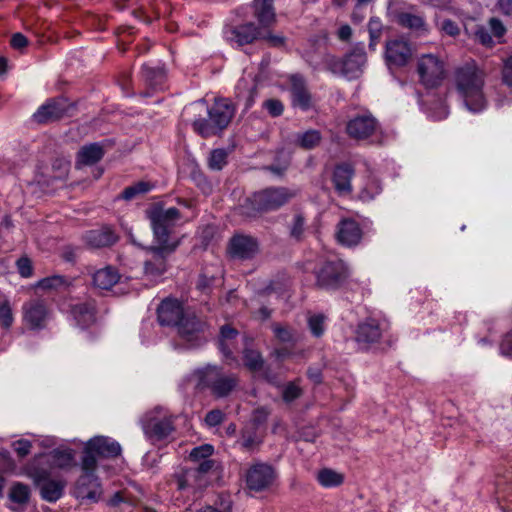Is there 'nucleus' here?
<instances>
[{
	"label": "nucleus",
	"mask_w": 512,
	"mask_h": 512,
	"mask_svg": "<svg viewBox=\"0 0 512 512\" xmlns=\"http://www.w3.org/2000/svg\"><path fill=\"white\" fill-rule=\"evenodd\" d=\"M255 16L259 23L268 26L275 20L273 0H254Z\"/></svg>",
	"instance_id": "obj_35"
},
{
	"label": "nucleus",
	"mask_w": 512,
	"mask_h": 512,
	"mask_svg": "<svg viewBox=\"0 0 512 512\" xmlns=\"http://www.w3.org/2000/svg\"><path fill=\"white\" fill-rule=\"evenodd\" d=\"M269 411L265 407L257 408L254 413L251 420V423H249V426H256L257 429H259V426L262 425L268 418Z\"/></svg>",
	"instance_id": "obj_56"
},
{
	"label": "nucleus",
	"mask_w": 512,
	"mask_h": 512,
	"mask_svg": "<svg viewBox=\"0 0 512 512\" xmlns=\"http://www.w3.org/2000/svg\"><path fill=\"white\" fill-rule=\"evenodd\" d=\"M259 252L258 240L246 234H235L229 240L228 253L232 258L247 260L253 258Z\"/></svg>",
	"instance_id": "obj_18"
},
{
	"label": "nucleus",
	"mask_w": 512,
	"mask_h": 512,
	"mask_svg": "<svg viewBox=\"0 0 512 512\" xmlns=\"http://www.w3.org/2000/svg\"><path fill=\"white\" fill-rule=\"evenodd\" d=\"M303 394L302 388L296 382H289L282 391V398L285 403H291L300 398Z\"/></svg>",
	"instance_id": "obj_47"
},
{
	"label": "nucleus",
	"mask_w": 512,
	"mask_h": 512,
	"mask_svg": "<svg viewBox=\"0 0 512 512\" xmlns=\"http://www.w3.org/2000/svg\"><path fill=\"white\" fill-rule=\"evenodd\" d=\"M440 31L450 37H456L460 34L458 24L451 19H444L439 25Z\"/></svg>",
	"instance_id": "obj_53"
},
{
	"label": "nucleus",
	"mask_w": 512,
	"mask_h": 512,
	"mask_svg": "<svg viewBox=\"0 0 512 512\" xmlns=\"http://www.w3.org/2000/svg\"><path fill=\"white\" fill-rule=\"evenodd\" d=\"M321 141V134L318 130H307L303 133H298L296 136L297 144L304 149H313L319 145Z\"/></svg>",
	"instance_id": "obj_40"
},
{
	"label": "nucleus",
	"mask_w": 512,
	"mask_h": 512,
	"mask_svg": "<svg viewBox=\"0 0 512 512\" xmlns=\"http://www.w3.org/2000/svg\"><path fill=\"white\" fill-rule=\"evenodd\" d=\"M337 240L346 247L357 246L363 236L359 223L353 219H343L337 225Z\"/></svg>",
	"instance_id": "obj_25"
},
{
	"label": "nucleus",
	"mask_w": 512,
	"mask_h": 512,
	"mask_svg": "<svg viewBox=\"0 0 512 512\" xmlns=\"http://www.w3.org/2000/svg\"><path fill=\"white\" fill-rule=\"evenodd\" d=\"M243 361L245 367L252 372L260 371L264 365L261 353L249 348H246L243 351Z\"/></svg>",
	"instance_id": "obj_39"
},
{
	"label": "nucleus",
	"mask_w": 512,
	"mask_h": 512,
	"mask_svg": "<svg viewBox=\"0 0 512 512\" xmlns=\"http://www.w3.org/2000/svg\"><path fill=\"white\" fill-rule=\"evenodd\" d=\"M147 215L156 243L171 244L169 236L173 227L180 219V211L175 207L164 209L160 206H154L147 211Z\"/></svg>",
	"instance_id": "obj_8"
},
{
	"label": "nucleus",
	"mask_w": 512,
	"mask_h": 512,
	"mask_svg": "<svg viewBox=\"0 0 512 512\" xmlns=\"http://www.w3.org/2000/svg\"><path fill=\"white\" fill-rule=\"evenodd\" d=\"M382 192V186L377 179H370L365 187L361 190L359 198L364 202L373 200Z\"/></svg>",
	"instance_id": "obj_44"
},
{
	"label": "nucleus",
	"mask_w": 512,
	"mask_h": 512,
	"mask_svg": "<svg viewBox=\"0 0 512 512\" xmlns=\"http://www.w3.org/2000/svg\"><path fill=\"white\" fill-rule=\"evenodd\" d=\"M500 350L503 355L509 356L512 358V331L508 333L503 339Z\"/></svg>",
	"instance_id": "obj_61"
},
{
	"label": "nucleus",
	"mask_w": 512,
	"mask_h": 512,
	"mask_svg": "<svg viewBox=\"0 0 512 512\" xmlns=\"http://www.w3.org/2000/svg\"><path fill=\"white\" fill-rule=\"evenodd\" d=\"M272 331L275 337L281 342H293L294 341V332L288 328L287 326H283L279 323H274L271 326Z\"/></svg>",
	"instance_id": "obj_48"
},
{
	"label": "nucleus",
	"mask_w": 512,
	"mask_h": 512,
	"mask_svg": "<svg viewBox=\"0 0 512 512\" xmlns=\"http://www.w3.org/2000/svg\"><path fill=\"white\" fill-rule=\"evenodd\" d=\"M296 196V191L286 187H269L253 193L243 205V213L255 216L258 213L276 211Z\"/></svg>",
	"instance_id": "obj_3"
},
{
	"label": "nucleus",
	"mask_w": 512,
	"mask_h": 512,
	"mask_svg": "<svg viewBox=\"0 0 512 512\" xmlns=\"http://www.w3.org/2000/svg\"><path fill=\"white\" fill-rule=\"evenodd\" d=\"M366 62V53L359 48L354 49L344 58H338L331 54L324 56L326 69L332 74L343 76L348 80L357 79L362 74Z\"/></svg>",
	"instance_id": "obj_6"
},
{
	"label": "nucleus",
	"mask_w": 512,
	"mask_h": 512,
	"mask_svg": "<svg viewBox=\"0 0 512 512\" xmlns=\"http://www.w3.org/2000/svg\"><path fill=\"white\" fill-rule=\"evenodd\" d=\"M97 467L85 468L84 460L81 461V471L76 483V496L81 499H87L97 502L101 495V486L96 476Z\"/></svg>",
	"instance_id": "obj_14"
},
{
	"label": "nucleus",
	"mask_w": 512,
	"mask_h": 512,
	"mask_svg": "<svg viewBox=\"0 0 512 512\" xmlns=\"http://www.w3.org/2000/svg\"><path fill=\"white\" fill-rule=\"evenodd\" d=\"M174 481L179 490L186 488L201 489L207 484L205 477H202L194 468H182L174 474Z\"/></svg>",
	"instance_id": "obj_31"
},
{
	"label": "nucleus",
	"mask_w": 512,
	"mask_h": 512,
	"mask_svg": "<svg viewBox=\"0 0 512 512\" xmlns=\"http://www.w3.org/2000/svg\"><path fill=\"white\" fill-rule=\"evenodd\" d=\"M10 43L14 49H22L27 46L28 40L22 33H15L12 35Z\"/></svg>",
	"instance_id": "obj_60"
},
{
	"label": "nucleus",
	"mask_w": 512,
	"mask_h": 512,
	"mask_svg": "<svg viewBox=\"0 0 512 512\" xmlns=\"http://www.w3.org/2000/svg\"><path fill=\"white\" fill-rule=\"evenodd\" d=\"M263 443V435L256 426L246 425L236 441V445L244 452L254 453Z\"/></svg>",
	"instance_id": "obj_28"
},
{
	"label": "nucleus",
	"mask_w": 512,
	"mask_h": 512,
	"mask_svg": "<svg viewBox=\"0 0 512 512\" xmlns=\"http://www.w3.org/2000/svg\"><path fill=\"white\" fill-rule=\"evenodd\" d=\"M105 154L104 146L100 143H90L82 146L77 152L76 166H91L99 162Z\"/></svg>",
	"instance_id": "obj_32"
},
{
	"label": "nucleus",
	"mask_w": 512,
	"mask_h": 512,
	"mask_svg": "<svg viewBox=\"0 0 512 512\" xmlns=\"http://www.w3.org/2000/svg\"><path fill=\"white\" fill-rule=\"evenodd\" d=\"M238 331L230 325H223L220 329L219 349L226 359L235 360L233 355L234 340Z\"/></svg>",
	"instance_id": "obj_34"
},
{
	"label": "nucleus",
	"mask_w": 512,
	"mask_h": 512,
	"mask_svg": "<svg viewBox=\"0 0 512 512\" xmlns=\"http://www.w3.org/2000/svg\"><path fill=\"white\" fill-rule=\"evenodd\" d=\"M386 14L392 22L418 35H426L429 31L425 15L403 1L390 0Z\"/></svg>",
	"instance_id": "obj_5"
},
{
	"label": "nucleus",
	"mask_w": 512,
	"mask_h": 512,
	"mask_svg": "<svg viewBox=\"0 0 512 512\" xmlns=\"http://www.w3.org/2000/svg\"><path fill=\"white\" fill-rule=\"evenodd\" d=\"M197 386L208 389L216 398L227 397L238 385L239 379L235 374H226L216 365H206L195 370Z\"/></svg>",
	"instance_id": "obj_4"
},
{
	"label": "nucleus",
	"mask_w": 512,
	"mask_h": 512,
	"mask_svg": "<svg viewBox=\"0 0 512 512\" xmlns=\"http://www.w3.org/2000/svg\"><path fill=\"white\" fill-rule=\"evenodd\" d=\"M319 484L325 488L340 486L344 482V475L330 468L321 469L317 474Z\"/></svg>",
	"instance_id": "obj_38"
},
{
	"label": "nucleus",
	"mask_w": 512,
	"mask_h": 512,
	"mask_svg": "<svg viewBox=\"0 0 512 512\" xmlns=\"http://www.w3.org/2000/svg\"><path fill=\"white\" fill-rule=\"evenodd\" d=\"M142 430L151 443L166 440L175 430L174 418L161 408L146 413L141 419Z\"/></svg>",
	"instance_id": "obj_7"
},
{
	"label": "nucleus",
	"mask_w": 512,
	"mask_h": 512,
	"mask_svg": "<svg viewBox=\"0 0 512 512\" xmlns=\"http://www.w3.org/2000/svg\"><path fill=\"white\" fill-rule=\"evenodd\" d=\"M383 327L375 319H367L358 325L356 330V341L362 349H368L372 344L377 343L383 333Z\"/></svg>",
	"instance_id": "obj_23"
},
{
	"label": "nucleus",
	"mask_w": 512,
	"mask_h": 512,
	"mask_svg": "<svg viewBox=\"0 0 512 512\" xmlns=\"http://www.w3.org/2000/svg\"><path fill=\"white\" fill-rule=\"evenodd\" d=\"M23 322L33 330L43 329L49 318V309L44 300L31 299L22 306Z\"/></svg>",
	"instance_id": "obj_16"
},
{
	"label": "nucleus",
	"mask_w": 512,
	"mask_h": 512,
	"mask_svg": "<svg viewBox=\"0 0 512 512\" xmlns=\"http://www.w3.org/2000/svg\"><path fill=\"white\" fill-rule=\"evenodd\" d=\"M418 74L421 83L426 88H435L439 86L444 77V63L433 54L422 55L418 61Z\"/></svg>",
	"instance_id": "obj_11"
},
{
	"label": "nucleus",
	"mask_w": 512,
	"mask_h": 512,
	"mask_svg": "<svg viewBox=\"0 0 512 512\" xmlns=\"http://www.w3.org/2000/svg\"><path fill=\"white\" fill-rule=\"evenodd\" d=\"M224 413L219 409L209 411L205 416V423L209 427H216L224 420Z\"/></svg>",
	"instance_id": "obj_55"
},
{
	"label": "nucleus",
	"mask_w": 512,
	"mask_h": 512,
	"mask_svg": "<svg viewBox=\"0 0 512 512\" xmlns=\"http://www.w3.org/2000/svg\"><path fill=\"white\" fill-rule=\"evenodd\" d=\"M263 108H265L272 117H278L284 111L283 103L275 98L264 101Z\"/></svg>",
	"instance_id": "obj_52"
},
{
	"label": "nucleus",
	"mask_w": 512,
	"mask_h": 512,
	"mask_svg": "<svg viewBox=\"0 0 512 512\" xmlns=\"http://www.w3.org/2000/svg\"><path fill=\"white\" fill-rule=\"evenodd\" d=\"M12 446H13L15 452L18 454V456L23 458L30 453L32 444L29 440L20 439V440L13 442Z\"/></svg>",
	"instance_id": "obj_57"
},
{
	"label": "nucleus",
	"mask_w": 512,
	"mask_h": 512,
	"mask_svg": "<svg viewBox=\"0 0 512 512\" xmlns=\"http://www.w3.org/2000/svg\"><path fill=\"white\" fill-rule=\"evenodd\" d=\"M206 328V323L195 315H187L177 326L178 334L187 348L200 347L207 341Z\"/></svg>",
	"instance_id": "obj_13"
},
{
	"label": "nucleus",
	"mask_w": 512,
	"mask_h": 512,
	"mask_svg": "<svg viewBox=\"0 0 512 512\" xmlns=\"http://www.w3.org/2000/svg\"><path fill=\"white\" fill-rule=\"evenodd\" d=\"M227 163V152L224 149H215L210 153L208 165L215 171L221 170Z\"/></svg>",
	"instance_id": "obj_46"
},
{
	"label": "nucleus",
	"mask_w": 512,
	"mask_h": 512,
	"mask_svg": "<svg viewBox=\"0 0 512 512\" xmlns=\"http://www.w3.org/2000/svg\"><path fill=\"white\" fill-rule=\"evenodd\" d=\"M178 243L157 244L146 248L149 257L144 262V275L156 281L167 270V257L177 248Z\"/></svg>",
	"instance_id": "obj_10"
},
{
	"label": "nucleus",
	"mask_w": 512,
	"mask_h": 512,
	"mask_svg": "<svg viewBox=\"0 0 512 512\" xmlns=\"http://www.w3.org/2000/svg\"><path fill=\"white\" fill-rule=\"evenodd\" d=\"M291 104L302 111H308L313 106L312 95L309 92L304 77L300 74L289 76Z\"/></svg>",
	"instance_id": "obj_21"
},
{
	"label": "nucleus",
	"mask_w": 512,
	"mask_h": 512,
	"mask_svg": "<svg viewBox=\"0 0 512 512\" xmlns=\"http://www.w3.org/2000/svg\"><path fill=\"white\" fill-rule=\"evenodd\" d=\"M214 448L212 445L203 444L201 446L195 447L190 452V459L192 461H200L206 460L209 456L213 454Z\"/></svg>",
	"instance_id": "obj_50"
},
{
	"label": "nucleus",
	"mask_w": 512,
	"mask_h": 512,
	"mask_svg": "<svg viewBox=\"0 0 512 512\" xmlns=\"http://www.w3.org/2000/svg\"><path fill=\"white\" fill-rule=\"evenodd\" d=\"M377 127V120L368 111L358 113L352 117L346 126L348 135L355 139H365L371 136Z\"/></svg>",
	"instance_id": "obj_20"
},
{
	"label": "nucleus",
	"mask_w": 512,
	"mask_h": 512,
	"mask_svg": "<svg viewBox=\"0 0 512 512\" xmlns=\"http://www.w3.org/2000/svg\"><path fill=\"white\" fill-rule=\"evenodd\" d=\"M193 181L205 194H209L212 191V185L206 176L199 170H194L191 174Z\"/></svg>",
	"instance_id": "obj_51"
},
{
	"label": "nucleus",
	"mask_w": 512,
	"mask_h": 512,
	"mask_svg": "<svg viewBox=\"0 0 512 512\" xmlns=\"http://www.w3.org/2000/svg\"><path fill=\"white\" fill-rule=\"evenodd\" d=\"M30 491L27 485L22 483L14 484L9 493V498L13 503L24 505L29 500Z\"/></svg>",
	"instance_id": "obj_43"
},
{
	"label": "nucleus",
	"mask_w": 512,
	"mask_h": 512,
	"mask_svg": "<svg viewBox=\"0 0 512 512\" xmlns=\"http://www.w3.org/2000/svg\"><path fill=\"white\" fill-rule=\"evenodd\" d=\"M16 266L21 277L29 278L33 275L32 262L28 257L19 258L16 262Z\"/></svg>",
	"instance_id": "obj_54"
},
{
	"label": "nucleus",
	"mask_w": 512,
	"mask_h": 512,
	"mask_svg": "<svg viewBox=\"0 0 512 512\" xmlns=\"http://www.w3.org/2000/svg\"><path fill=\"white\" fill-rule=\"evenodd\" d=\"M308 327L314 337H321L325 331V316L314 314L308 317Z\"/></svg>",
	"instance_id": "obj_45"
},
{
	"label": "nucleus",
	"mask_w": 512,
	"mask_h": 512,
	"mask_svg": "<svg viewBox=\"0 0 512 512\" xmlns=\"http://www.w3.org/2000/svg\"><path fill=\"white\" fill-rule=\"evenodd\" d=\"M337 37L341 41H349L352 37V28L348 24L341 25L337 30Z\"/></svg>",
	"instance_id": "obj_64"
},
{
	"label": "nucleus",
	"mask_w": 512,
	"mask_h": 512,
	"mask_svg": "<svg viewBox=\"0 0 512 512\" xmlns=\"http://www.w3.org/2000/svg\"><path fill=\"white\" fill-rule=\"evenodd\" d=\"M95 287L103 290L111 289L120 279V275L116 268L106 266L95 271L92 275Z\"/></svg>",
	"instance_id": "obj_33"
},
{
	"label": "nucleus",
	"mask_w": 512,
	"mask_h": 512,
	"mask_svg": "<svg viewBox=\"0 0 512 512\" xmlns=\"http://www.w3.org/2000/svg\"><path fill=\"white\" fill-rule=\"evenodd\" d=\"M85 244L91 249L110 247L118 241V236L110 226H102L87 231L83 235Z\"/></svg>",
	"instance_id": "obj_24"
},
{
	"label": "nucleus",
	"mask_w": 512,
	"mask_h": 512,
	"mask_svg": "<svg viewBox=\"0 0 512 512\" xmlns=\"http://www.w3.org/2000/svg\"><path fill=\"white\" fill-rule=\"evenodd\" d=\"M385 61L389 68L403 67L412 57L411 44L404 39H392L385 44Z\"/></svg>",
	"instance_id": "obj_17"
},
{
	"label": "nucleus",
	"mask_w": 512,
	"mask_h": 512,
	"mask_svg": "<svg viewBox=\"0 0 512 512\" xmlns=\"http://www.w3.org/2000/svg\"><path fill=\"white\" fill-rule=\"evenodd\" d=\"M14 317L8 300L0 302V321L4 328L8 329L13 323Z\"/></svg>",
	"instance_id": "obj_49"
},
{
	"label": "nucleus",
	"mask_w": 512,
	"mask_h": 512,
	"mask_svg": "<svg viewBox=\"0 0 512 512\" xmlns=\"http://www.w3.org/2000/svg\"><path fill=\"white\" fill-rule=\"evenodd\" d=\"M383 25L378 17H371L368 23V32L374 34H382Z\"/></svg>",
	"instance_id": "obj_63"
},
{
	"label": "nucleus",
	"mask_w": 512,
	"mask_h": 512,
	"mask_svg": "<svg viewBox=\"0 0 512 512\" xmlns=\"http://www.w3.org/2000/svg\"><path fill=\"white\" fill-rule=\"evenodd\" d=\"M453 83L469 111L476 113L486 107V100L483 94L485 73L474 61L455 68Z\"/></svg>",
	"instance_id": "obj_1"
},
{
	"label": "nucleus",
	"mask_w": 512,
	"mask_h": 512,
	"mask_svg": "<svg viewBox=\"0 0 512 512\" xmlns=\"http://www.w3.org/2000/svg\"><path fill=\"white\" fill-rule=\"evenodd\" d=\"M258 35V29L253 23L230 27L225 31L226 39L238 46L253 42L258 37Z\"/></svg>",
	"instance_id": "obj_27"
},
{
	"label": "nucleus",
	"mask_w": 512,
	"mask_h": 512,
	"mask_svg": "<svg viewBox=\"0 0 512 512\" xmlns=\"http://www.w3.org/2000/svg\"><path fill=\"white\" fill-rule=\"evenodd\" d=\"M503 81L509 87H512V55L504 62Z\"/></svg>",
	"instance_id": "obj_58"
},
{
	"label": "nucleus",
	"mask_w": 512,
	"mask_h": 512,
	"mask_svg": "<svg viewBox=\"0 0 512 512\" xmlns=\"http://www.w3.org/2000/svg\"><path fill=\"white\" fill-rule=\"evenodd\" d=\"M36 483L40 488L41 497L48 502H55L63 495L65 482L62 480L49 479L39 474Z\"/></svg>",
	"instance_id": "obj_29"
},
{
	"label": "nucleus",
	"mask_w": 512,
	"mask_h": 512,
	"mask_svg": "<svg viewBox=\"0 0 512 512\" xmlns=\"http://www.w3.org/2000/svg\"><path fill=\"white\" fill-rule=\"evenodd\" d=\"M195 107L205 110L207 114L206 117L197 118L192 123L194 131L205 138L226 129L236 111L234 104L226 98L216 99L211 107L202 100L196 103Z\"/></svg>",
	"instance_id": "obj_2"
},
{
	"label": "nucleus",
	"mask_w": 512,
	"mask_h": 512,
	"mask_svg": "<svg viewBox=\"0 0 512 512\" xmlns=\"http://www.w3.org/2000/svg\"><path fill=\"white\" fill-rule=\"evenodd\" d=\"M475 37L481 44L487 47H490L493 44V40L490 33L484 28L477 30L475 33Z\"/></svg>",
	"instance_id": "obj_59"
},
{
	"label": "nucleus",
	"mask_w": 512,
	"mask_h": 512,
	"mask_svg": "<svg viewBox=\"0 0 512 512\" xmlns=\"http://www.w3.org/2000/svg\"><path fill=\"white\" fill-rule=\"evenodd\" d=\"M306 231V219L301 213H297L293 216L292 221L289 225V235L295 241H301L304 238Z\"/></svg>",
	"instance_id": "obj_42"
},
{
	"label": "nucleus",
	"mask_w": 512,
	"mask_h": 512,
	"mask_svg": "<svg viewBox=\"0 0 512 512\" xmlns=\"http://www.w3.org/2000/svg\"><path fill=\"white\" fill-rule=\"evenodd\" d=\"M51 464L58 468H66L71 465L74 455L70 449H54L50 452Z\"/></svg>",
	"instance_id": "obj_41"
},
{
	"label": "nucleus",
	"mask_w": 512,
	"mask_h": 512,
	"mask_svg": "<svg viewBox=\"0 0 512 512\" xmlns=\"http://www.w3.org/2000/svg\"><path fill=\"white\" fill-rule=\"evenodd\" d=\"M73 319L81 328H86L95 322L96 307L94 301L76 303L70 309Z\"/></svg>",
	"instance_id": "obj_30"
},
{
	"label": "nucleus",
	"mask_w": 512,
	"mask_h": 512,
	"mask_svg": "<svg viewBox=\"0 0 512 512\" xmlns=\"http://www.w3.org/2000/svg\"><path fill=\"white\" fill-rule=\"evenodd\" d=\"M276 478V472L271 465L256 463L246 473V485L251 491L261 492L268 489Z\"/></svg>",
	"instance_id": "obj_15"
},
{
	"label": "nucleus",
	"mask_w": 512,
	"mask_h": 512,
	"mask_svg": "<svg viewBox=\"0 0 512 512\" xmlns=\"http://www.w3.org/2000/svg\"><path fill=\"white\" fill-rule=\"evenodd\" d=\"M69 111V103L64 98L50 99L33 114L35 122L46 124L59 120Z\"/></svg>",
	"instance_id": "obj_19"
},
{
	"label": "nucleus",
	"mask_w": 512,
	"mask_h": 512,
	"mask_svg": "<svg viewBox=\"0 0 512 512\" xmlns=\"http://www.w3.org/2000/svg\"><path fill=\"white\" fill-rule=\"evenodd\" d=\"M142 76L149 86L158 88L166 79V71L163 66L152 67L144 64L142 66Z\"/></svg>",
	"instance_id": "obj_36"
},
{
	"label": "nucleus",
	"mask_w": 512,
	"mask_h": 512,
	"mask_svg": "<svg viewBox=\"0 0 512 512\" xmlns=\"http://www.w3.org/2000/svg\"><path fill=\"white\" fill-rule=\"evenodd\" d=\"M199 512H231V502L222 501L219 507L206 506L200 509Z\"/></svg>",
	"instance_id": "obj_62"
},
{
	"label": "nucleus",
	"mask_w": 512,
	"mask_h": 512,
	"mask_svg": "<svg viewBox=\"0 0 512 512\" xmlns=\"http://www.w3.org/2000/svg\"><path fill=\"white\" fill-rule=\"evenodd\" d=\"M70 280L63 275H52L36 282L35 287L47 291H57L67 288Z\"/></svg>",
	"instance_id": "obj_37"
},
{
	"label": "nucleus",
	"mask_w": 512,
	"mask_h": 512,
	"mask_svg": "<svg viewBox=\"0 0 512 512\" xmlns=\"http://www.w3.org/2000/svg\"><path fill=\"white\" fill-rule=\"evenodd\" d=\"M348 277V270L344 262H325L316 273L317 285L326 290L339 288Z\"/></svg>",
	"instance_id": "obj_12"
},
{
	"label": "nucleus",
	"mask_w": 512,
	"mask_h": 512,
	"mask_svg": "<svg viewBox=\"0 0 512 512\" xmlns=\"http://www.w3.org/2000/svg\"><path fill=\"white\" fill-rule=\"evenodd\" d=\"M120 444L106 436H95L85 444L83 457L85 468L97 467V457L114 458L121 454Z\"/></svg>",
	"instance_id": "obj_9"
},
{
	"label": "nucleus",
	"mask_w": 512,
	"mask_h": 512,
	"mask_svg": "<svg viewBox=\"0 0 512 512\" xmlns=\"http://www.w3.org/2000/svg\"><path fill=\"white\" fill-rule=\"evenodd\" d=\"M354 176V168L349 163H341L335 166L332 174V183L339 196H348L352 192L351 180Z\"/></svg>",
	"instance_id": "obj_26"
},
{
	"label": "nucleus",
	"mask_w": 512,
	"mask_h": 512,
	"mask_svg": "<svg viewBox=\"0 0 512 512\" xmlns=\"http://www.w3.org/2000/svg\"><path fill=\"white\" fill-rule=\"evenodd\" d=\"M158 321L162 326H178L186 318L183 307L177 300L166 299L157 309Z\"/></svg>",
	"instance_id": "obj_22"
}]
</instances>
